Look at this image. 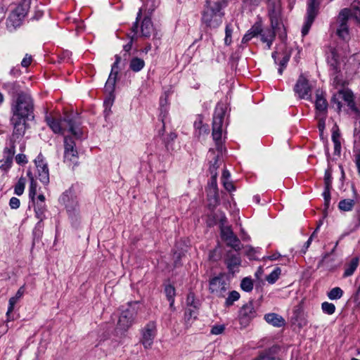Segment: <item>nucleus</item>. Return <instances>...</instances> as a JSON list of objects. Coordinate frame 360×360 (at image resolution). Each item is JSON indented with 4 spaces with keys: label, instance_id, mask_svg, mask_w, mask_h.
I'll return each mask as SVG.
<instances>
[{
    "label": "nucleus",
    "instance_id": "1",
    "mask_svg": "<svg viewBox=\"0 0 360 360\" xmlns=\"http://www.w3.org/2000/svg\"><path fill=\"white\" fill-rule=\"evenodd\" d=\"M46 122L49 127L56 134H63L64 136L70 133L75 139L82 138L83 131L81 128V122L77 116L65 115L63 119L56 120L47 117Z\"/></svg>",
    "mask_w": 360,
    "mask_h": 360
},
{
    "label": "nucleus",
    "instance_id": "2",
    "mask_svg": "<svg viewBox=\"0 0 360 360\" xmlns=\"http://www.w3.org/2000/svg\"><path fill=\"white\" fill-rule=\"evenodd\" d=\"M223 15L220 2L207 1L202 13L201 21L206 27L215 29L221 24Z\"/></svg>",
    "mask_w": 360,
    "mask_h": 360
},
{
    "label": "nucleus",
    "instance_id": "3",
    "mask_svg": "<svg viewBox=\"0 0 360 360\" xmlns=\"http://www.w3.org/2000/svg\"><path fill=\"white\" fill-rule=\"evenodd\" d=\"M33 101L28 94H18L11 104V112L14 117L29 120L33 117Z\"/></svg>",
    "mask_w": 360,
    "mask_h": 360
},
{
    "label": "nucleus",
    "instance_id": "4",
    "mask_svg": "<svg viewBox=\"0 0 360 360\" xmlns=\"http://www.w3.org/2000/svg\"><path fill=\"white\" fill-rule=\"evenodd\" d=\"M354 18L356 21L359 19L354 11L349 8H344L340 11L336 20V34L344 41H349L350 39L348 21Z\"/></svg>",
    "mask_w": 360,
    "mask_h": 360
},
{
    "label": "nucleus",
    "instance_id": "5",
    "mask_svg": "<svg viewBox=\"0 0 360 360\" xmlns=\"http://www.w3.org/2000/svg\"><path fill=\"white\" fill-rule=\"evenodd\" d=\"M139 309L140 305L138 302H129L127 307L122 309L117 321V329L127 331L131 327Z\"/></svg>",
    "mask_w": 360,
    "mask_h": 360
},
{
    "label": "nucleus",
    "instance_id": "6",
    "mask_svg": "<svg viewBox=\"0 0 360 360\" xmlns=\"http://www.w3.org/2000/svg\"><path fill=\"white\" fill-rule=\"evenodd\" d=\"M29 8V1L24 0L11 12L6 22V27L10 32L15 30L17 27L20 26Z\"/></svg>",
    "mask_w": 360,
    "mask_h": 360
},
{
    "label": "nucleus",
    "instance_id": "7",
    "mask_svg": "<svg viewBox=\"0 0 360 360\" xmlns=\"http://www.w3.org/2000/svg\"><path fill=\"white\" fill-rule=\"evenodd\" d=\"M73 136L65 135L64 137V162L69 166H75L78 162V152Z\"/></svg>",
    "mask_w": 360,
    "mask_h": 360
},
{
    "label": "nucleus",
    "instance_id": "8",
    "mask_svg": "<svg viewBox=\"0 0 360 360\" xmlns=\"http://www.w3.org/2000/svg\"><path fill=\"white\" fill-rule=\"evenodd\" d=\"M225 111L223 105H219L217 106L212 123V136L213 139L219 146L222 136V123L224 117Z\"/></svg>",
    "mask_w": 360,
    "mask_h": 360
},
{
    "label": "nucleus",
    "instance_id": "9",
    "mask_svg": "<svg viewBox=\"0 0 360 360\" xmlns=\"http://www.w3.org/2000/svg\"><path fill=\"white\" fill-rule=\"evenodd\" d=\"M278 18H274V25L272 22V18H271V28H266L264 30L260 29V32L259 33L261 36V40L264 43L266 44L268 49H270L272 45V43L275 38L276 30L281 29V27L283 28V26L278 23Z\"/></svg>",
    "mask_w": 360,
    "mask_h": 360
},
{
    "label": "nucleus",
    "instance_id": "10",
    "mask_svg": "<svg viewBox=\"0 0 360 360\" xmlns=\"http://www.w3.org/2000/svg\"><path fill=\"white\" fill-rule=\"evenodd\" d=\"M141 342L145 349L151 348L156 335V326L154 322H149L142 329Z\"/></svg>",
    "mask_w": 360,
    "mask_h": 360
},
{
    "label": "nucleus",
    "instance_id": "11",
    "mask_svg": "<svg viewBox=\"0 0 360 360\" xmlns=\"http://www.w3.org/2000/svg\"><path fill=\"white\" fill-rule=\"evenodd\" d=\"M256 315L257 313L253 303L249 302L244 304L239 311L238 319L240 324L243 327H246Z\"/></svg>",
    "mask_w": 360,
    "mask_h": 360
},
{
    "label": "nucleus",
    "instance_id": "12",
    "mask_svg": "<svg viewBox=\"0 0 360 360\" xmlns=\"http://www.w3.org/2000/svg\"><path fill=\"white\" fill-rule=\"evenodd\" d=\"M333 0H328L332 1ZM318 4L316 3V0H309L308 8L307 13V19L302 29V34L305 36L308 34L309 30L314 20V18L317 14Z\"/></svg>",
    "mask_w": 360,
    "mask_h": 360
},
{
    "label": "nucleus",
    "instance_id": "13",
    "mask_svg": "<svg viewBox=\"0 0 360 360\" xmlns=\"http://www.w3.org/2000/svg\"><path fill=\"white\" fill-rule=\"evenodd\" d=\"M37 170V176L39 181L44 185L49 183V172L47 163L41 155H39L34 160Z\"/></svg>",
    "mask_w": 360,
    "mask_h": 360
},
{
    "label": "nucleus",
    "instance_id": "14",
    "mask_svg": "<svg viewBox=\"0 0 360 360\" xmlns=\"http://www.w3.org/2000/svg\"><path fill=\"white\" fill-rule=\"evenodd\" d=\"M228 289L225 281L220 277H214L210 281L209 290L211 293L219 297H224Z\"/></svg>",
    "mask_w": 360,
    "mask_h": 360
},
{
    "label": "nucleus",
    "instance_id": "15",
    "mask_svg": "<svg viewBox=\"0 0 360 360\" xmlns=\"http://www.w3.org/2000/svg\"><path fill=\"white\" fill-rule=\"evenodd\" d=\"M300 98L308 99L311 96V86L308 80L302 75L300 76L294 88Z\"/></svg>",
    "mask_w": 360,
    "mask_h": 360
},
{
    "label": "nucleus",
    "instance_id": "16",
    "mask_svg": "<svg viewBox=\"0 0 360 360\" xmlns=\"http://www.w3.org/2000/svg\"><path fill=\"white\" fill-rule=\"evenodd\" d=\"M26 120L25 119L12 116L11 119V122L13 126L12 139H18L23 136L26 129Z\"/></svg>",
    "mask_w": 360,
    "mask_h": 360
},
{
    "label": "nucleus",
    "instance_id": "17",
    "mask_svg": "<svg viewBox=\"0 0 360 360\" xmlns=\"http://www.w3.org/2000/svg\"><path fill=\"white\" fill-rule=\"evenodd\" d=\"M15 152V146L13 145L10 148H6L4 149V158L0 160V169L6 171L11 168Z\"/></svg>",
    "mask_w": 360,
    "mask_h": 360
},
{
    "label": "nucleus",
    "instance_id": "18",
    "mask_svg": "<svg viewBox=\"0 0 360 360\" xmlns=\"http://www.w3.org/2000/svg\"><path fill=\"white\" fill-rule=\"evenodd\" d=\"M118 65L119 63H114L111 72L108 77V79L105 83V88L106 91L111 93L114 91L115 82L117 75L118 74Z\"/></svg>",
    "mask_w": 360,
    "mask_h": 360
},
{
    "label": "nucleus",
    "instance_id": "19",
    "mask_svg": "<svg viewBox=\"0 0 360 360\" xmlns=\"http://www.w3.org/2000/svg\"><path fill=\"white\" fill-rule=\"evenodd\" d=\"M25 293V285L21 286L15 293V295L11 297L8 301V307L6 312L7 316L12 314L15 304L22 297Z\"/></svg>",
    "mask_w": 360,
    "mask_h": 360
},
{
    "label": "nucleus",
    "instance_id": "20",
    "mask_svg": "<svg viewBox=\"0 0 360 360\" xmlns=\"http://www.w3.org/2000/svg\"><path fill=\"white\" fill-rule=\"evenodd\" d=\"M264 320L269 324L275 327H281L285 325V319L276 313L266 314L264 316Z\"/></svg>",
    "mask_w": 360,
    "mask_h": 360
},
{
    "label": "nucleus",
    "instance_id": "21",
    "mask_svg": "<svg viewBox=\"0 0 360 360\" xmlns=\"http://www.w3.org/2000/svg\"><path fill=\"white\" fill-rule=\"evenodd\" d=\"M269 7L270 18H272L274 23V18H277L280 14L281 3L280 0H266Z\"/></svg>",
    "mask_w": 360,
    "mask_h": 360
},
{
    "label": "nucleus",
    "instance_id": "22",
    "mask_svg": "<svg viewBox=\"0 0 360 360\" xmlns=\"http://www.w3.org/2000/svg\"><path fill=\"white\" fill-rule=\"evenodd\" d=\"M315 106L317 111V117L321 115H326V111L328 108V103L321 95L316 94V99L315 102Z\"/></svg>",
    "mask_w": 360,
    "mask_h": 360
},
{
    "label": "nucleus",
    "instance_id": "23",
    "mask_svg": "<svg viewBox=\"0 0 360 360\" xmlns=\"http://www.w3.org/2000/svg\"><path fill=\"white\" fill-rule=\"evenodd\" d=\"M226 263L229 271L233 272L240 265L241 259L238 255L229 253Z\"/></svg>",
    "mask_w": 360,
    "mask_h": 360
},
{
    "label": "nucleus",
    "instance_id": "24",
    "mask_svg": "<svg viewBox=\"0 0 360 360\" xmlns=\"http://www.w3.org/2000/svg\"><path fill=\"white\" fill-rule=\"evenodd\" d=\"M359 265V258L354 257L351 261L345 266V270L343 274L344 277H348L352 276Z\"/></svg>",
    "mask_w": 360,
    "mask_h": 360
},
{
    "label": "nucleus",
    "instance_id": "25",
    "mask_svg": "<svg viewBox=\"0 0 360 360\" xmlns=\"http://www.w3.org/2000/svg\"><path fill=\"white\" fill-rule=\"evenodd\" d=\"M145 66V62L143 59L134 57L129 63V68L135 72L141 71Z\"/></svg>",
    "mask_w": 360,
    "mask_h": 360
},
{
    "label": "nucleus",
    "instance_id": "26",
    "mask_svg": "<svg viewBox=\"0 0 360 360\" xmlns=\"http://www.w3.org/2000/svg\"><path fill=\"white\" fill-rule=\"evenodd\" d=\"M45 204H39V202L36 203V205L34 206V212L36 217L39 220L37 223L38 226H40V224L45 219Z\"/></svg>",
    "mask_w": 360,
    "mask_h": 360
},
{
    "label": "nucleus",
    "instance_id": "27",
    "mask_svg": "<svg viewBox=\"0 0 360 360\" xmlns=\"http://www.w3.org/2000/svg\"><path fill=\"white\" fill-rule=\"evenodd\" d=\"M153 29L151 20L149 18H145L141 24V30L142 35L149 37Z\"/></svg>",
    "mask_w": 360,
    "mask_h": 360
},
{
    "label": "nucleus",
    "instance_id": "28",
    "mask_svg": "<svg viewBox=\"0 0 360 360\" xmlns=\"http://www.w3.org/2000/svg\"><path fill=\"white\" fill-rule=\"evenodd\" d=\"M27 175L30 179V185L29 188V197L32 200H34L35 195L37 194V184L36 181L34 179V177L30 172H27Z\"/></svg>",
    "mask_w": 360,
    "mask_h": 360
},
{
    "label": "nucleus",
    "instance_id": "29",
    "mask_svg": "<svg viewBox=\"0 0 360 360\" xmlns=\"http://www.w3.org/2000/svg\"><path fill=\"white\" fill-rule=\"evenodd\" d=\"M277 351V347H274L267 351L262 353L257 358L259 360H276L274 356V353Z\"/></svg>",
    "mask_w": 360,
    "mask_h": 360
},
{
    "label": "nucleus",
    "instance_id": "30",
    "mask_svg": "<svg viewBox=\"0 0 360 360\" xmlns=\"http://www.w3.org/2000/svg\"><path fill=\"white\" fill-rule=\"evenodd\" d=\"M225 241L226 242L227 245L231 247L235 250L238 251L240 250L241 243L236 236L233 235L230 238H228Z\"/></svg>",
    "mask_w": 360,
    "mask_h": 360
},
{
    "label": "nucleus",
    "instance_id": "31",
    "mask_svg": "<svg viewBox=\"0 0 360 360\" xmlns=\"http://www.w3.org/2000/svg\"><path fill=\"white\" fill-rule=\"evenodd\" d=\"M355 202L354 200L345 199L339 202V208L343 211H350L352 210Z\"/></svg>",
    "mask_w": 360,
    "mask_h": 360
},
{
    "label": "nucleus",
    "instance_id": "32",
    "mask_svg": "<svg viewBox=\"0 0 360 360\" xmlns=\"http://www.w3.org/2000/svg\"><path fill=\"white\" fill-rule=\"evenodd\" d=\"M260 28L259 27H252L243 37L242 41L246 43L249 41L254 37L259 34Z\"/></svg>",
    "mask_w": 360,
    "mask_h": 360
},
{
    "label": "nucleus",
    "instance_id": "33",
    "mask_svg": "<svg viewBox=\"0 0 360 360\" xmlns=\"http://www.w3.org/2000/svg\"><path fill=\"white\" fill-rule=\"evenodd\" d=\"M342 295L343 291L339 287L333 288L328 292V297L331 300L340 299Z\"/></svg>",
    "mask_w": 360,
    "mask_h": 360
},
{
    "label": "nucleus",
    "instance_id": "34",
    "mask_svg": "<svg viewBox=\"0 0 360 360\" xmlns=\"http://www.w3.org/2000/svg\"><path fill=\"white\" fill-rule=\"evenodd\" d=\"M26 179L24 177H20L15 186L14 193L18 195H21L25 190Z\"/></svg>",
    "mask_w": 360,
    "mask_h": 360
},
{
    "label": "nucleus",
    "instance_id": "35",
    "mask_svg": "<svg viewBox=\"0 0 360 360\" xmlns=\"http://www.w3.org/2000/svg\"><path fill=\"white\" fill-rule=\"evenodd\" d=\"M240 298V294L236 290H233L229 292L228 297L225 301V306L230 307L233 304L234 302L238 300Z\"/></svg>",
    "mask_w": 360,
    "mask_h": 360
},
{
    "label": "nucleus",
    "instance_id": "36",
    "mask_svg": "<svg viewBox=\"0 0 360 360\" xmlns=\"http://www.w3.org/2000/svg\"><path fill=\"white\" fill-rule=\"evenodd\" d=\"M281 273V269L278 267L276 268L269 275L266 276V281L270 284L274 283L278 279Z\"/></svg>",
    "mask_w": 360,
    "mask_h": 360
},
{
    "label": "nucleus",
    "instance_id": "37",
    "mask_svg": "<svg viewBox=\"0 0 360 360\" xmlns=\"http://www.w3.org/2000/svg\"><path fill=\"white\" fill-rule=\"evenodd\" d=\"M167 297L169 301L170 307H172L174 303V295H175V289L172 285H167L165 289Z\"/></svg>",
    "mask_w": 360,
    "mask_h": 360
},
{
    "label": "nucleus",
    "instance_id": "38",
    "mask_svg": "<svg viewBox=\"0 0 360 360\" xmlns=\"http://www.w3.org/2000/svg\"><path fill=\"white\" fill-rule=\"evenodd\" d=\"M290 57V53L289 52H285L283 53V57L281 60L279 62V68L278 70V72L280 75H282L283 69L285 68L289 59Z\"/></svg>",
    "mask_w": 360,
    "mask_h": 360
},
{
    "label": "nucleus",
    "instance_id": "39",
    "mask_svg": "<svg viewBox=\"0 0 360 360\" xmlns=\"http://www.w3.org/2000/svg\"><path fill=\"white\" fill-rule=\"evenodd\" d=\"M322 311L328 315H331L335 313V306L333 303L324 302L321 304Z\"/></svg>",
    "mask_w": 360,
    "mask_h": 360
},
{
    "label": "nucleus",
    "instance_id": "40",
    "mask_svg": "<svg viewBox=\"0 0 360 360\" xmlns=\"http://www.w3.org/2000/svg\"><path fill=\"white\" fill-rule=\"evenodd\" d=\"M241 288L245 292H250L253 288V283L251 278H245L240 283Z\"/></svg>",
    "mask_w": 360,
    "mask_h": 360
},
{
    "label": "nucleus",
    "instance_id": "41",
    "mask_svg": "<svg viewBox=\"0 0 360 360\" xmlns=\"http://www.w3.org/2000/svg\"><path fill=\"white\" fill-rule=\"evenodd\" d=\"M233 233L229 226H224V223L222 222L221 226V236L224 240H226L228 238L233 236Z\"/></svg>",
    "mask_w": 360,
    "mask_h": 360
},
{
    "label": "nucleus",
    "instance_id": "42",
    "mask_svg": "<svg viewBox=\"0 0 360 360\" xmlns=\"http://www.w3.org/2000/svg\"><path fill=\"white\" fill-rule=\"evenodd\" d=\"M337 55L335 51L331 52V58H328V63H330V66L333 67V68L338 71L339 69V63L337 58Z\"/></svg>",
    "mask_w": 360,
    "mask_h": 360
},
{
    "label": "nucleus",
    "instance_id": "43",
    "mask_svg": "<svg viewBox=\"0 0 360 360\" xmlns=\"http://www.w3.org/2000/svg\"><path fill=\"white\" fill-rule=\"evenodd\" d=\"M217 158H218V156L217 157H214V162L210 167V169H209L210 170V173L211 174V176H212V177H217V168L219 167V165L217 164V162H218Z\"/></svg>",
    "mask_w": 360,
    "mask_h": 360
},
{
    "label": "nucleus",
    "instance_id": "44",
    "mask_svg": "<svg viewBox=\"0 0 360 360\" xmlns=\"http://www.w3.org/2000/svg\"><path fill=\"white\" fill-rule=\"evenodd\" d=\"M324 184H325V187H327V188L332 187V176H331L330 171L329 169H327L325 172Z\"/></svg>",
    "mask_w": 360,
    "mask_h": 360
},
{
    "label": "nucleus",
    "instance_id": "45",
    "mask_svg": "<svg viewBox=\"0 0 360 360\" xmlns=\"http://www.w3.org/2000/svg\"><path fill=\"white\" fill-rule=\"evenodd\" d=\"M330 188H331L325 187L324 191L323 193V196L324 201H325V206L326 207H328L330 200Z\"/></svg>",
    "mask_w": 360,
    "mask_h": 360
},
{
    "label": "nucleus",
    "instance_id": "46",
    "mask_svg": "<svg viewBox=\"0 0 360 360\" xmlns=\"http://www.w3.org/2000/svg\"><path fill=\"white\" fill-rule=\"evenodd\" d=\"M340 94L342 95L343 99L347 101L349 105L353 102V94L352 92L349 91H344L340 92Z\"/></svg>",
    "mask_w": 360,
    "mask_h": 360
},
{
    "label": "nucleus",
    "instance_id": "47",
    "mask_svg": "<svg viewBox=\"0 0 360 360\" xmlns=\"http://www.w3.org/2000/svg\"><path fill=\"white\" fill-rule=\"evenodd\" d=\"M225 327L224 325H216L212 326L211 333L213 335H219L224 331Z\"/></svg>",
    "mask_w": 360,
    "mask_h": 360
},
{
    "label": "nucleus",
    "instance_id": "48",
    "mask_svg": "<svg viewBox=\"0 0 360 360\" xmlns=\"http://www.w3.org/2000/svg\"><path fill=\"white\" fill-rule=\"evenodd\" d=\"M20 202L18 198L12 197L9 201V205L11 209H18L20 207Z\"/></svg>",
    "mask_w": 360,
    "mask_h": 360
},
{
    "label": "nucleus",
    "instance_id": "49",
    "mask_svg": "<svg viewBox=\"0 0 360 360\" xmlns=\"http://www.w3.org/2000/svg\"><path fill=\"white\" fill-rule=\"evenodd\" d=\"M231 32L229 25H226L225 30L226 37L224 39V41L226 45H229L231 42Z\"/></svg>",
    "mask_w": 360,
    "mask_h": 360
},
{
    "label": "nucleus",
    "instance_id": "50",
    "mask_svg": "<svg viewBox=\"0 0 360 360\" xmlns=\"http://www.w3.org/2000/svg\"><path fill=\"white\" fill-rule=\"evenodd\" d=\"M15 161L19 165H25L27 162L26 155L22 153L18 154L15 156Z\"/></svg>",
    "mask_w": 360,
    "mask_h": 360
},
{
    "label": "nucleus",
    "instance_id": "51",
    "mask_svg": "<svg viewBox=\"0 0 360 360\" xmlns=\"http://www.w3.org/2000/svg\"><path fill=\"white\" fill-rule=\"evenodd\" d=\"M32 60V56L26 54L21 62L22 66L24 68L28 67L31 64Z\"/></svg>",
    "mask_w": 360,
    "mask_h": 360
},
{
    "label": "nucleus",
    "instance_id": "52",
    "mask_svg": "<svg viewBox=\"0 0 360 360\" xmlns=\"http://www.w3.org/2000/svg\"><path fill=\"white\" fill-rule=\"evenodd\" d=\"M222 182H223L224 186L226 191H232L234 190V186H233L232 182L229 181V179L222 180Z\"/></svg>",
    "mask_w": 360,
    "mask_h": 360
},
{
    "label": "nucleus",
    "instance_id": "53",
    "mask_svg": "<svg viewBox=\"0 0 360 360\" xmlns=\"http://www.w3.org/2000/svg\"><path fill=\"white\" fill-rule=\"evenodd\" d=\"M262 0H243V3L248 6H257L259 4Z\"/></svg>",
    "mask_w": 360,
    "mask_h": 360
},
{
    "label": "nucleus",
    "instance_id": "54",
    "mask_svg": "<svg viewBox=\"0 0 360 360\" xmlns=\"http://www.w3.org/2000/svg\"><path fill=\"white\" fill-rule=\"evenodd\" d=\"M191 317H194V318L196 317V311H195V310L188 309L185 312V318L187 320H189Z\"/></svg>",
    "mask_w": 360,
    "mask_h": 360
},
{
    "label": "nucleus",
    "instance_id": "55",
    "mask_svg": "<svg viewBox=\"0 0 360 360\" xmlns=\"http://www.w3.org/2000/svg\"><path fill=\"white\" fill-rule=\"evenodd\" d=\"M334 143V153L339 155L341 152V144L340 141H335Z\"/></svg>",
    "mask_w": 360,
    "mask_h": 360
},
{
    "label": "nucleus",
    "instance_id": "56",
    "mask_svg": "<svg viewBox=\"0 0 360 360\" xmlns=\"http://www.w3.org/2000/svg\"><path fill=\"white\" fill-rule=\"evenodd\" d=\"M319 117V130L320 131H322L323 129V128L325 127V118H326V115H321L320 117Z\"/></svg>",
    "mask_w": 360,
    "mask_h": 360
},
{
    "label": "nucleus",
    "instance_id": "57",
    "mask_svg": "<svg viewBox=\"0 0 360 360\" xmlns=\"http://www.w3.org/2000/svg\"><path fill=\"white\" fill-rule=\"evenodd\" d=\"M353 299L354 302L356 304L360 305V285L359 287L358 288V290H356V292L354 295Z\"/></svg>",
    "mask_w": 360,
    "mask_h": 360
},
{
    "label": "nucleus",
    "instance_id": "58",
    "mask_svg": "<svg viewBox=\"0 0 360 360\" xmlns=\"http://www.w3.org/2000/svg\"><path fill=\"white\" fill-rule=\"evenodd\" d=\"M176 138V135L174 132H171L167 135V137L165 139V142L167 145H168L171 141H173Z\"/></svg>",
    "mask_w": 360,
    "mask_h": 360
},
{
    "label": "nucleus",
    "instance_id": "59",
    "mask_svg": "<svg viewBox=\"0 0 360 360\" xmlns=\"http://www.w3.org/2000/svg\"><path fill=\"white\" fill-rule=\"evenodd\" d=\"M355 162L358 169V172L360 175V149L358 150L356 157H355Z\"/></svg>",
    "mask_w": 360,
    "mask_h": 360
},
{
    "label": "nucleus",
    "instance_id": "60",
    "mask_svg": "<svg viewBox=\"0 0 360 360\" xmlns=\"http://www.w3.org/2000/svg\"><path fill=\"white\" fill-rule=\"evenodd\" d=\"M332 140L333 143H335V141H340V134L338 131L333 132Z\"/></svg>",
    "mask_w": 360,
    "mask_h": 360
},
{
    "label": "nucleus",
    "instance_id": "61",
    "mask_svg": "<svg viewBox=\"0 0 360 360\" xmlns=\"http://www.w3.org/2000/svg\"><path fill=\"white\" fill-rule=\"evenodd\" d=\"M230 176H231L230 172L226 169H224L222 176H221V179L222 180H224V179L228 180V179H229Z\"/></svg>",
    "mask_w": 360,
    "mask_h": 360
},
{
    "label": "nucleus",
    "instance_id": "62",
    "mask_svg": "<svg viewBox=\"0 0 360 360\" xmlns=\"http://www.w3.org/2000/svg\"><path fill=\"white\" fill-rule=\"evenodd\" d=\"M281 257V255L278 252L274 253L268 257L269 260H276Z\"/></svg>",
    "mask_w": 360,
    "mask_h": 360
},
{
    "label": "nucleus",
    "instance_id": "63",
    "mask_svg": "<svg viewBox=\"0 0 360 360\" xmlns=\"http://www.w3.org/2000/svg\"><path fill=\"white\" fill-rule=\"evenodd\" d=\"M211 186H212L214 189H217V177H212V176H211Z\"/></svg>",
    "mask_w": 360,
    "mask_h": 360
},
{
    "label": "nucleus",
    "instance_id": "64",
    "mask_svg": "<svg viewBox=\"0 0 360 360\" xmlns=\"http://www.w3.org/2000/svg\"><path fill=\"white\" fill-rule=\"evenodd\" d=\"M38 202L39 204H45V197L43 194H40L37 197Z\"/></svg>",
    "mask_w": 360,
    "mask_h": 360
}]
</instances>
